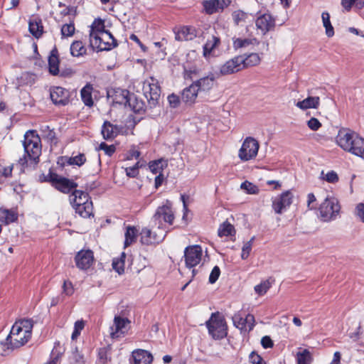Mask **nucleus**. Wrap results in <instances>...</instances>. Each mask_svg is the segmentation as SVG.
Listing matches in <instances>:
<instances>
[{
  "mask_svg": "<svg viewBox=\"0 0 364 364\" xmlns=\"http://www.w3.org/2000/svg\"><path fill=\"white\" fill-rule=\"evenodd\" d=\"M203 6L205 11L209 14H212L220 9L217 0L206 1L204 2Z\"/></svg>",
  "mask_w": 364,
  "mask_h": 364,
  "instance_id": "nucleus-50",
  "label": "nucleus"
},
{
  "mask_svg": "<svg viewBox=\"0 0 364 364\" xmlns=\"http://www.w3.org/2000/svg\"><path fill=\"white\" fill-rule=\"evenodd\" d=\"M220 40L215 36H211L208 38L206 43L203 46V56L208 58L214 49L219 46Z\"/></svg>",
  "mask_w": 364,
  "mask_h": 364,
  "instance_id": "nucleus-27",
  "label": "nucleus"
},
{
  "mask_svg": "<svg viewBox=\"0 0 364 364\" xmlns=\"http://www.w3.org/2000/svg\"><path fill=\"white\" fill-rule=\"evenodd\" d=\"M142 164L139 165V161L136 162L134 166L130 167H127L125 168V172L127 176L130 178H135L139 174V168L141 167Z\"/></svg>",
  "mask_w": 364,
  "mask_h": 364,
  "instance_id": "nucleus-54",
  "label": "nucleus"
},
{
  "mask_svg": "<svg viewBox=\"0 0 364 364\" xmlns=\"http://www.w3.org/2000/svg\"><path fill=\"white\" fill-rule=\"evenodd\" d=\"M100 149L104 150L108 156H112L115 151V147L113 145H107L105 142L100 144Z\"/></svg>",
  "mask_w": 364,
  "mask_h": 364,
  "instance_id": "nucleus-62",
  "label": "nucleus"
},
{
  "mask_svg": "<svg viewBox=\"0 0 364 364\" xmlns=\"http://www.w3.org/2000/svg\"><path fill=\"white\" fill-rule=\"evenodd\" d=\"M174 218L171 203L167 200L165 205L159 206L156 209V213L151 218V223L166 230V225H171Z\"/></svg>",
  "mask_w": 364,
  "mask_h": 364,
  "instance_id": "nucleus-7",
  "label": "nucleus"
},
{
  "mask_svg": "<svg viewBox=\"0 0 364 364\" xmlns=\"http://www.w3.org/2000/svg\"><path fill=\"white\" fill-rule=\"evenodd\" d=\"M232 17L235 24L238 26L246 23L247 20L250 17V15L241 10H237L232 14Z\"/></svg>",
  "mask_w": 364,
  "mask_h": 364,
  "instance_id": "nucleus-42",
  "label": "nucleus"
},
{
  "mask_svg": "<svg viewBox=\"0 0 364 364\" xmlns=\"http://www.w3.org/2000/svg\"><path fill=\"white\" fill-rule=\"evenodd\" d=\"M261 344L264 348H272L274 346V343H273L272 340L268 336H265L262 338Z\"/></svg>",
  "mask_w": 364,
  "mask_h": 364,
  "instance_id": "nucleus-64",
  "label": "nucleus"
},
{
  "mask_svg": "<svg viewBox=\"0 0 364 364\" xmlns=\"http://www.w3.org/2000/svg\"><path fill=\"white\" fill-rule=\"evenodd\" d=\"M199 92L196 90L194 83L184 88L181 93V99L186 104L193 105L196 102Z\"/></svg>",
  "mask_w": 364,
  "mask_h": 364,
  "instance_id": "nucleus-23",
  "label": "nucleus"
},
{
  "mask_svg": "<svg viewBox=\"0 0 364 364\" xmlns=\"http://www.w3.org/2000/svg\"><path fill=\"white\" fill-rule=\"evenodd\" d=\"M60 347L55 346L51 352L50 360L46 364H58L63 352Z\"/></svg>",
  "mask_w": 364,
  "mask_h": 364,
  "instance_id": "nucleus-52",
  "label": "nucleus"
},
{
  "mask_svg": "<svg viewBox=\"0 0 364 364\" xmlns=\"http://www.w3.org/2000/svg\"><path fill=\"white\" fill-rule=\"evenodd\" d=\"M242 62V55H238L228 60L220 67V74L223 75H228L244 69Z\"/></svg>",
  "mask_w": 364,
  "mask_h": 364,
  "instance_id": "nucleus-17",
  "label": "nucleus"
},
{
  "mask_svg": "<svg viewBox=\"0 0 364 364\" xmlns=\"http://www.w3.org/2000/svg\"><path fill=\"white\" fill-rule=\"evenodd\" d=\"M142 91L150 108L155 107L161 96V87L158 80L150 77L143 82Z\"/></svg>",
  "mask_w": 364,
  "mask_h": 364,
  "instance_id": "nucleus-5",
  "label": "nucleus"
},
{
  "mask_svg": "<svg viewBox=\"0 0 364 364\" xmlns=\"http://www.w3.org/2000/svg\"><path fill=\"white\" fill-rule=\"evenodd\" d=\"M117 129L109 122H105L102 128V134L106 140L114 139L117 136Z\"/></svg>",
  "mask_w": 364,
  "mask_h": 364,
  "instance_id": "nucleus-32",
  "label": "nucleus"
},
{
  "mask_svg": "<svg viewBox=\"0 0 364 364\" xmlns=\"http://www.w3.org/2000/svg\"><path fill=\"white\" fill-rule=\"evenodd\" d=\"M87 49L82 43L79 41H74L70 46V53L73 56L80 57L86 53Z\"/></svg>",
  "mask_w": 364,
  "mask_h": 364,
  "instance_id": "nucleus-37",
  "label": "nucleus"
},
{
  "mask_svg": "<svg viewBox=\"0 0 364 364\" xmlns=\"http://www.w3.org/2000/svg\"><path fill=\"white\" fill-rule=\"evenodd\" d=\"M93 90L92 85L87 83L83 87L80 91V96L84 104L87 107H92L93 105V100L92 97V92Z\"/></svg>",
  "mask_w": 364,
  "mask_h": 364,
  "instance_id": "nucleus-29",
  "label": "nucleus"
},
{
  "mask_svg": "<svg viewBox=\"0 0 364 364\" xmlns=\"http://www.w3.org/2000/svg\"><path fill=\"white\" fill-rule=\"evenodd\" d=\"M94 261V254L90 250H82L75 257L77 267L82 270L89 269L93 264Z\"/></svg>",
  "mask_w": 364,
  "mask_h": 364,
  "instance_id": "nucleus-16",
  "label": "nucleus"
},
{
  "mask_svg": "<svg viewBox=\"0 0 364 364\" xmlns=\"http://www.w3.org/2000/svg\"><path fill=\"white\" fill-rule=\"evenodd\" d=\"M132 364H149L153 360L151 353L146 350L137 349L132 353Z\"/></svg>",
  "mask_w": 364,
  "mask_h": 364,
  "instance_id": "nucleus-20",
  "label": "nucleus"
},
{
  "mask_svg": "<svg viewBox=\"0 0 364 364\" xmlns=\"http://www.w3.org/2000/svg\"><path fill=\"white\" fill-rule=\"evenodd\" d=\"M199 92H208L215 84V74L210 73L208 75L193 82Z\"/></svg>",
  "mask_w": 364,
  "mask_h": 364,
  "instance_id": "nucleus-19",
  "label": "nucleus"
},
{
  "mask_svg": "<svg viewBox=\"0 0 364 364\" xmlns=\"http://www.w3.org/2000/svg\"><path fill=\"white\" fill-rule=\"evenodd\" d=\"M355 215L364 223V203H360L356 205Z\"/></svg>",
  "mask_w": 364,
  "mask_h": 364,
  "instance_id": "nucleus-56",
  "label": "nucleus"
},
{
  "mask_svg": "<svg viewBox=\"0 0 364 364\" xmlns=\"http://www.w3.org/2000/svg\"><path fill=\"white\" fill-rule=\"evenodd\" d=\"M126 255L122 252L119 257L114 258L112 260V268L119 274L124 272Z\"/></svg>",
  "mask_w": 364,
  "mask_h": 364,
  "instance_id": "nucleus-38",
  "label": "nucleus"
},
{
  "mask_svg": "<svg viewBox=\"0 0 364 364\" xmlns=\"http://www.w3.org/2000/svg\"><path fill=\"white\" fill-rule=\"evenodd\" d=\"M168 101L170 106L173 108H176V107H178V105L180 104V100H179L178 96H177L174 94H171L168 96Z\"/></svg>",
  "mask_w": 364,
  "mask_h": 364,
  "instance_id": "nucleus-63",
  "label": "nucleus"
},
{
  "mask_svg": "<svg viewBox=\"0 0 364 364\" xmlns=\"http://www.w3.org/2000/svg\"><path fill=\"white\" fill-rule=\"evenodd\" d=\"M75 213H77L80 217L84 218H88L93 216V205L92 202L85 203L82 205L73 208Z\"/></svg>",
  "mask_w": 364,
  "mask_h": 364,
  "instance_id": "nucleus-30",
  "label": "nucleus"
},
{
  "mask_svg": "<svg viewBox=\"0 0 364 364\" xmlns=\"http://www.w3.org/2000/svg\"><path fill=\"white\" fill-rule=\"evenodd\" d=\"M86 161V157L84 154H79L77 156H71L68 159L67 163L69 165H75L81 166Z\"/></svg>",
  "mask_w": 364,
  "mask_h": 364,
  "instance_id": "nucleus-51",
  "label": "nucleus"
},
{
  "mask_svg": "<svg viewBox=\"0 0 364 364\" xmlns=\"http://www.w3.org/2000/svg\"><path fill=\"white\" fill-rule=\"evenodd\" d=\"M255 240V237L253 236L251 237V239L245 242L242 247V252H241V258L242 259H247L252 251L253 242Z\"/></svg>",
  "mask_w": 364,
  "mask_h": 364,
  "instance_id": "nucleus-48",
  "label": "nucleus"
},
{
  "mask_svg": "<svg viewBox=\"0 0 364 364\" xmlns=\"http://www.w3.org/2000/svg\"><path fill=\"white\" fill-rule=\"evenodd\" d=\"M123 100L120 102L129 105L134 112L139 113L144 108V104L138 102L134 95L130 94L127 90L122 91Z\"/></svg>",
  "mask_w": 364,
  "mask_h": 364,
  "instance_id": "nucleus-21",
  "label": "nucleus"
},
{
  "mask_svg": "<svg viewBox=\"0 0 364 364\" xmlns=\"http://www.w3.org/2000/svg\"><path fill=\"white\" fill-rule=\"evenodd\" d=\"M90 44L93 49L98 50H108L117 46V40L108 31L98 33L97 36L92 34Z\"/></svg>",
  "mask_w": 364,
  "mask_h": 364,
  "instance_id": "nucleus-8",
  "label": "nucleus"
},
{
  "mask_svg": "<svg viewBox=\"0 0 364 364\" xmlns=\"http://www.w3.org/2000/svg\"><path fill=\"white\" fill-rule=\"evenodd\" d=\"M297 364H309L311 361V353L309 350L304 349L296 354Z\"/></svg>",
  "mask_w": 364,
  "mask_h": 364,
  "instance_id": "nucleus-45",
  "label": "nucleus"
},
{
  "mask_svg": "<svg viewBox=\"0 0 364 364\" xmlns=\"http://www.w3.org/2000/svg\"><path fill=\"white\" fill-rule=\"evenodd\" d=\"M28 28L30 33L36 38H40L43 32V26L41 21L38 18H33L29 21Z\"/></svg>",
  "mask_w": 364,
  "mask_h": 364,
  "instance_id": "nucleus-28",
  "label": "nucleus"
},
{
  "mask_svg": "<svg viewBox=\"0 0 364 364\" xmlns=\"http://www.w3.org/2000/svg\"><path fill=\"white\" fill-rule=\"evenodd\" d=\"M337 145L343 151L358 157L364 156V139L355 132L341 129L336 137Z\"/></svg>",
  "mask_w": 364,
  "mask_h": 364,
  "instance_id": "nucleus-2",
  "label": "nucleus"
},
{
  "mask_svg": "<svg viewBox=\"0 0 364 364\" xmlns=\"http://www.w3.org/2000/svg\"><path fill=\"white\" fill-rule=\"evenodd\" d=\"M240 188L244 190L247 194L256 195L259 192L258 186L248 181H245L242 183L240 185Z\"/></svg>",
  "mask_w": 364,
  "mask_h": 364,
  "instance_id": "nucleus-47",
  "label": "nucleus"
},
{
  "mask_svg": "<svg viewBox=\"0 0 364 364\" xmlns=\"http://www.w3.org/2000/svg\"><path fill=\"white\" fill-rule=\"evenodd\" d=\"M59 58L58 52L56 48H54L48 57L49 72L53 75H57L59 73Z\"/></svg>",
  "mask_w": 364,
  "mask_h": 364,
  "instance_id": "nucleus-25",
  "label": "nucleus"
},
{
  "mask_svg": "<svg viewBox=\"0 0 364 364\" xmlns=\"http://www.w3.org/2000/svg\"><path fill=\"white\" fill-rule=\"evenodd\" d=\"M307 125L309 128L313 131H316L321 127V122L316 118L314 117L311 118L307 122Z\"/></svg>",
  "mask_w": 364,
  "mask_h": 364,
  "instance_id": "nucleus-61",
  "label": "nucleus"
},
{
  "mask_svg": "<svg viewBox=\"0 0 364 364\" xmlns=\"http://www.w3.org/2000/svg\"><path fill=\"white\" fill-rule=\"evenodd\" d=\"M319 105V97H308L307 98L296 103V106L302 110L307 109H316L318 107Z\"/></svg>",
  "mask_w": 364,
  "mask_h": 364,
  "instance_id": "nucleus-24",
  "label": "nucleus"
},
{
  "mask_svg": "<svg viewBox=\"0 0 364 364\" xmlns=\"http://www.w3.org/2000/svg\"><path fill=\"white\" fill-rule=\"evenodd\" d=\"M18 219V213L12 209L0 208V222L9 225Z\"/></svg>",
  "mask_w": 364,
  "mask_h": 364,
  "instance_id": "nucleus-26",
  "label": "nucleus"
},
{
  "mask_svg": "<svg viewBox=\"0 0 364 364\" xmlns=\"http://www.w3.org/2000/svg\"><path fill=\"white\" fill-rule=\"evenodd\" d=\"M84 357L77 348L71 352L68 357V364H84Z\"/></svg>",
  "mask_w": 364,
  "mask_h": 364,
  "instance_id": "nucleus-46",
  "label": "nucleus"
},
{
  "mask_svg": "<svg viewBox=\"0 0 364 364\" xmlns=\"http://www.w3.org/2000/svg\"><path fill=\"white\" fill-rule=\"evenodd\" d=\"M341 4L346 12H349L353 6L357 9L364 7V0H341Z\"/></svg>",
  "mask_w": 364,
  "mask_h": 364,
  "instance_id": "nucleus-34",
  "label": "nucleus"
},
{
  "mask_svg": "<svg viewBox=\"0 0 364 364\" xmlns=\"http://www.w3.org/2000/svg\"><path fill=\"white\" fill-rule=\"evenodd\" d=\"M293 194L290 191H286L272 200V207L277 214H282L292 203Z\"/></svg>",
  "mask_w": 364,
  "mask_h": 364,
  "instance_id": "nucleus-14",
  "label": "nucleus"
},
{
  "mask_svg": "<svg viewBox=\"0 0 364 364\" xmlns=\"http://www.w3.org/2000/svg\"><path fill=\"white\" fill-rule=\"evenodd\" d=\"M209 333L214 339H221L227 335V325L223 318L213 314L206 322Z\"/></svg>",
  "mask_w": 364,
  "mask_h": 364,
  "instance_id": "nucleus-10",
  "label": "nucleus"
},
{
  "mask_svg": "<svg viewBox=\"0 0 364 364\" xmlns=\"http://www.w3.org/2000/svg\"><path fill=\"white\" fill-rule=\"evenodd\" d=\"M167 166V162L162 159L151 161L149 163V169L153 173H161L164 168Z\"/></svg>",
  "mask_w": 364,
  "mask_h": 364,
  "instance_id": "nucleus-43",
  "label": "nucleus"
},
{
  "mask_svg": "<svg viewBox=\"0 0 364 364\" xmlns=\"http://www.w3.org/2000/svg\"><path fill=\"white\" fill-rule=\"evenodd\" d=\"M36 80L35 75L30 73H23L20 77L17 79V83L19 87L24 85H32Z\"/></svg>",
  "mask_w": 364,
  "mask_h": 364,
  "instance_id": "nucleus-39",
  "label": "nucleus"
},
{
  "mask_svg": "<svg viewBox=\"0 0 364 364\" xmlns=\"http://www.w3.org/2000/svg\"><path fill=\"white\" fill-rule=\"evenodd\" d=\"M261 61V58L259 55L257 53H250V55H247L246 57L242 56V65L243 68H247V67H252L255 66L259 64Z\"/></svg>",
  "mask_w": 364,
  "mask_h": 364,
  "instance_id": "nucleus-36",
  "label": "nucleus"
},
{
  "mask_svg": "<svg viewBox=\"0 0 364 364\" xmlns=\"http://www.w3.org/2000/svg\"><path fill=\"white\" fill-rule=\"evenodd\" d=\"M256 44L257 45L259 44V42L255 38H233V47L235 49L246 48L250 45H256Z\"/></svg>",
  "mask_w": 364,
  "mask_h": 364,
  "instance_id": "nucleus-35",
  "label": "nucleus"
},
{
  "mask_svg": "<svg viewBox=\"0 0 364 364\" xmlns=\"http://www.w3.org/2000/svg\"><path fill=\"white\" fill-rule=\"evenodd\" d=\"M41 132L44 133V136L50 141L53 142L55 139V132L50 129L48 126L42 127Z\"/></svg>",
  "mask_w": 364,
  "mask_h": 364,
  "instance_id": "nucleus-55",
  "label": "nucleus"
},
{
  "mask_svg": "<svg viewBox=\"0 0 364 364\" xmlns=\"http://www.w3.org/2000/svg\"><path fill=\"white\" fill-rule=\"evenodd\" d=\"M106 31V30L105 29V24H104V21H102L101 19H96L94 21V22L92 23L91 27H90V38H92V34H97V36L98 35V33H102V32H105Z\"/></svg>",
  "mask_w": 364,
  "mask_h": 364,
  "instance_id": "nucleus-44",
  "label": "nucleus"
},
{
  "mask_svg": "<svg viewBox=\"0 0 364 364\" xmlns=\"http://www.w3.org/2000/svg\"><path fill=\"white\" fill-rule=\"evenodd\" d=\"M50 181L52 185L62 193H68L77 186V184L56 173H50Z\"/></svg>",
  "mask_w": 364,
  "mask_h": 364,
  "instance_id": "nucleus-13",
  "label": "nucleus"
},
{
  "mask_svg": "<svg viewBox=\"0 0 364 364\" xmlns=\"http://www.w3.org/2000/svg\"><path fill=\"white\" fill-rule=\"evenodd\" d=\"M321 18L323 25L326 29V36L328 37H332L334 35V30L330 21V14L326 11H323L321 14Z\"/></svg>",
  "mask_w": 364,
  "mask_h": 364,
  "instance_id": "nucleus-40",
  "label": "nucleus"
},
{
  "mask_svg": "<svg viewBox=\"0 0 364 364\" xmlns=\"http://www.w3.org/2000/svg\"><path fill=\"white\" fill-rule=\"evenodd\" d=\"M341 211L338 200L335 198H326L319 207V216L323 222L335 220Z\"/></svg>",
  "mask_w": 364,
  "mask_h": 364,
  "instance_id": "nucleus-6",
  "label": "nucleus"
},
{
  "mask_svg": "<svg viewBox=\"0 0 364 364\" xmlns=\"http://www.w3.org/2000/svg\"><path fill=\"white\" fill-rule=\"evenodd\" d=\"M323 179L328 183H334L338 181V176L334 171H331L326 174Z\"/></svg>",
  "mask_w": 364,
  "mask_h": 364,
  "instance_id": "nucleus-60",
  "label": "nucleus"
},
{
  "mask_svg": "<svg viewBox=\"0 0 364 364\" xmlns=\"http://www.w3.org/2000/svg\"><path fill=\"white\" fill-rule=\"evenodd\" d=\"M138 235L139 231L134 226H127L124 233V247H127L134 243Z\"/></svg>",
  "mask_w": 364,
  "mask_h": 364,
  "instance_id": "nucleus-31",
  "label": "nucleus"
},
{
  "mask_svg": "<svg viewBox=\"0 0 364 364\" xmlns=\"http://www.w3.org/2000/svg\"><path fill=\"white\" fill-rule=\"evenodd\" d=\"M196 36V29L191 27H183L176 34V38L178 41H189Z\"/></svg>",
  "mask_w": 364,
  "mask_h": 364,
  "instance_id": "nucleus-33",
  "label": "nucleus"
},
{
  "mask_svg": "<svg viewBox=\"0 0 364 364\" xmlns=\"http://www.w3.org/2000/svg\"><path fill=\"white\" fill-rule=\"evenodd\" d=\"M272 286V283L269 279L262 281L260 284L255 287V291L258 295H264L269 289Z\"/></svg>",
  "mask_w": 364,
  "mask_h": 364,
  "instance_id": "nucleus-49",
  "label": "nucleus"
},
{
  "mask_svg": "<svg viewBox=\"0 0 364 364\" xmlns=\"http://www.w3.org/2000/svg\"><path fill=\"white\" fill-rule=\"evenodd\" d=\"M50 99L56 105H65L69 102V91L62 87H54L50 89Z\"/></svg>",
  "mask_w": 364,
  "mask_h": 364,
  "instance_id": "nucleus-18",
  "label": "nucleus"
},
{
  "mask_svg": "<svg viewBox=\"0 0 364 364\" xmlns=\"http://www.w3.org/2000/svg\"><path fill=\"white\" fill-rule=\"evenodd\" d=\"M167 232L165 228L151 223V228H144L140 232V241L146 245L158 244L164 240Z\"/></svg>",
  "mask_w": 364,
  "mask_h": 364,
  "instance_id": "nucleus-4",
  "label": "nucleus"
},
{
  "mask_svg": "<svg viewBox=\"0 0 364 364\" xmlns=\"http://www.w3.org/2000/svg\"><path fill=\"white\" fill-rule=\"evenodd\" d=\"M70 201L73 208H74L82 205L84 203L91 202L92 200L87 193L80 190H75L70 196Z\"/></svg>",
  "mask_w": 364,
  "mask_h": 364,
  "instance_id": "nucleus-22",
  "label": "nucleus"
},
{
  "mask_svg": "<svg viewBox=\"0 0 364 364\" xmlns=\"http://www.w3.org/2000/svg\"><path fill=\"white\" fill-rule=\"evenodd\" d=\"M250 362L252 364H264L266 363L262 358L256 353L255 351H252L249 356Z\"/></svg>",
  "mask_w": 364,
  "mask_h": 364,
  "instance_id": "nucleus-59",
  "label": "nucleus"
},
{
  "mask_svg": "<svg viewBox=\"0 0 364 364\" xmlns=\"http://www.w3.org/2000/svg\"><path fill=\"white\" fill-rule=\"evenodd\" d=\"M203 255L202 247L200 245H191L185 249L184 257L186 265L188 268H192L198 265Z\"/></svg>",
  "mask_w": 364,
  "mask_h": 364,
  "instance_id": "nucleus-12",
  "label": "nucleus"
},
{
  "mask_svg": "<svg viewBox=\"0 0 364 364\" xmlns=\"http://www.w3.org/2000/svg\"><path fill=\"white\" fill-rule=\"evenodd\" d=\"M75 26L73 22L64 24L61 28V34L63 37H70L75 33Z\"/></svg>",
  "mask_w": 364,
  "mask_h": 364,
  "instance_id": "nucleus-53",
  "label": "nucleus"
},
{
  "mask_svg": "<svg viewBox=\"0 0 364 364\" xmlns=\"http://www.w3.org/2000/svg\"><path fill=\"white\" fill-rule=\"evenodd\" d=\"M259 149V144L253 137H246L238 151V157L242 161H248L256 158Z\"/></svg>",
  "mask_w": 364,
  "mask_h": 364,
  "instance_id": "nucleus-9",
  "label": "nucleus"
},
{
  "mask_svg": "<svg viewBox=\"0 0 364 364\" xmlns=\"http://www.w3.org/2000/svg\"><path fill=\"white\" fill-rule=\"evenodd\" d=\"M33 321L31 319H23L16 321L12 326L6 341L11 348H16L26 343L31 336Z\"/></svg>",
  "mask_w": 364,
  "mask_h": 364,
  "instance_id": "nucleus-3",
  "label": "nucleus"
},
{
  "mask_svg": "<svg viewBox=\"0 0 364 364\" xmlns=\"http://www.w3.org/2000/svg\"><path fill=\"white\" fill-rule=\"evenodd\" d=\"M257 29L260 31L262 34L265 35L267 33L274 29L276 22L275 18L269 13H265L259 15L255 20Z\"/></svg>",
  "mask_w": 364,
  "mask_h": 364,
  "instance_id": "nucleus-15",
  "label": "nucleus"
},
{
  "mask_svg": "<svg viewBox=\"0 0 364 364\" xmlns=\"http://www.w3.org/2000/svg\"><path fill=\"white\" fill-rule=\"evenodd\" d=\"M23 146L25 154L18 159V164L22 168L28 166H32L34 168L39 162L42 150L41 138L36 131L29 130L26 132Z\"/></svg>",
  "mask_w": 364,
  "mask_h": 364,
  "instance_id": "nucleus-1",
  "label": "nucleus"
},
{
  "mask_svg": "<svg viewBox=\"0 0 364 364\" xmlns=\"http://www.w3.org/2000/svg\"><path fill=\"white\" fill-rule=\"evenodd\" d=\"M232 321L236 327L240 328H245L244 318L240 315V314H235L232 316Z\"/></svg>",
  "mask_w": 364,
  "mask_h": 364,
  "instance_id": "nucleus-58",
  "label": "nucleus"
},
{
  "mask_svg": "<svg viewBox=\"0 0 364 364\" xmlns=\"http://www.w3.org/2000/svg\"><path fill=\"white\" fill-rule=\"evenodd\" d=\"M220 274V269L218 266H215L212 269L210 274L209 276V282L210 284H214L218 279Z\"/></svg>",
  "mask_w": 364,
  "mask_h": 364,
  "instance_id": "nucleus-57",
  "label": "nucleus"
},
{
  "mask_svg": "<svg viewBox=\"0 0 364 364\" xmlns=\"http://www.w3.org/2000/svg\"><path fill=\"white\" fill-rule=\"evenodd\" d=\"M130 321L120 316H115L113 324L109 328V335L112 339H118L125 335L129 330Z\"/></svg>",
  "mask_w": 364,
  "mask_h": 364,
  "instance_id": "nucleus-11",
  "label": "nucleus"
},
{
  "mask_svg": "<svg viewBox=\"0 0 364 364\" xmlns=\"http://www.w3.org/2000/svg\"><path fill=\"white\" fill-rule=\"evenodd\" d=\"M235 232V230L234 226L228 221L221 224L218 228V235L220 237L232 235Z\"/></svg>",
  "mask_w": 364,
  "mask_h": 364,
  "instance_id": "nucleus-41",
  "label": "nucleus"
}]
</instances>
